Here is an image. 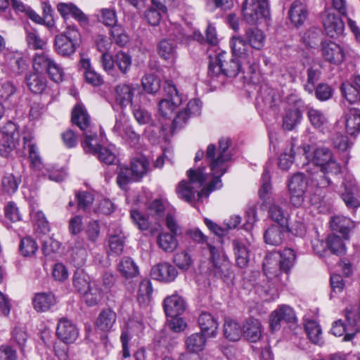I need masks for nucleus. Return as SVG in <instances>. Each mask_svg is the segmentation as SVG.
I'll use <instances>...</instances> for the list:
<instances>
[{
    "mask_svg": "<svg viewBox=\"0 0 360 360\" xmlns=\"http://www.w3.org/2000/svg\"><path fill=\"white\" fill-rule=\"evenodd\" d=\"M231 143L230 138L221 137L218 142V149L212 143L208 145L205 160L212 172L210 183L206 188H202L209 178L208 174L205 172V167L197 169H190L187 172L188 181L182 180L176 188L179 198L191 203L195 200L196 197L198 199L203 195L207 197L211 191L221 187L220 178L227 171V162L231 159V153L229 150Z\"/></svg>",
    "mask_w": 360,
    "mask_h": 360,
    "instance_id": "1",
    "label": "nucleus"
},
{
    "mask_svg": "<svg viewBox=\"0 0 360 360\" xmlns=\"http://www.w3.org/2000/svg\"><path fill=\"white\" fill-rule=\"evenodd\" d=\"M297 151L308 161L305 167L328 169V172L331 174H338L341 171L340 165L334 159L332 152L327 148H314L309 145L304 144L297 148Z\"/></svg>",
    "mask_w": 360,
    "mask_h": 360,
    "instance_id": "2",
    "label": "nucleus"
},
{
    "mask_svg": "<svg viewBox=\"0 0 360 360\" xmlns=\"http://www.w3.org/2000/svg\"><path fill=\"white\" fill-rule=\"evenodd\" d=\"M210 59L208 75L212 78L221 75L235 77L247 65L243 60L239 61L225 51H220L214 58L210 56Z\"/></svg>",
    "mask_w": 360,
    "mask_h": 360,
    "instance_id": "3",
    "label": "nucleus"
},
{
    "mask_svg": "<svg viewBox=\"0 0 360 360\" xmlns=\"http://www.w3.org/2000/svg\"><path fill=\"white\" fill-rule=\"evenodd\" d=\"M81 41V34L75 25L67 24L65 31L55 37L56 52L63 56L72 55Z\"/></svg>",
    "mask_w": 360,
    "mask_h": 360,
    "instance_id": "4",
    "label": "nucleus"
},
{
    "mask_svg": "<svg viewBox=\"0 0 360 360\" xmlns=\"http://www.w3.org/2000/svg\"><path fill=\"white\" fill-rule=\"evenodd\" d=\"M229 44L233 56L240 58L247 65L250 73L255 72L259 58L255 57L254 52L245 39L241 36L234 35L231 38Z\"/></svg>",
    "mask_w": 360,
    "mask_h": 360,
    "instance_id": "5",
    "label": "nucleus"
},
{
    "mask_svg": "<svg viewBox=\"0 0 360 360\" xmlns=\"http://www.w3.org/2000/svg\"><path fill=\"white\" fill-rule=\"evenodd\" d=\"M165 91V98L158 103V112L162 117L169 119L175 109L182 103V97L171 81L166 82Z\"/></svg>",
    "mask_w": 360,
    "mask_h": 360,
    "instance_id": "6",
    "label": "nucleus"
},
{
    "mask_svg": "<svg viewBox=\"0 0 360 360\" xmlns=\"http://www.w3.org/2000/svg\"><path fill=\"white\" fill-rule=\"evenodd\" d=\"M354 313L347 308L345 311V317L347 321L345 323L342 320L339 319L333 322L331 328V333L335 336L344 335V341L352 340L356 333L359 331L358 328V320L354 318Z\"/></svg>",
    "mask_w": 360,
    "mask_h": 360,
    "instance_id": "7",
    "label": "nucleus"
},
{
    "mask_svg": "<svg viewBox=\"0 0 360 360\" xmlns=\"http://www.w3.org/2000/svg\"><path fill=\"white\" fill-rule=\"evenodd\" d=\"M0 155L7 158L15 149L20 139L17 126L13 122H6L1 129Z\"/></svg>",
    "mask_w": 360,
    "mask_h": 360,
    "instance_id": "8",
    "label": "nucleus"
},
{
    "mask_svg": "<svg viewBox=\"0 0 360 360\" xmlns=\"http://www.w3.org/2000/svg\"><path fill=\"white\" fill-rule=\"evenodd\" d=\"M242 12L248 23L255 25L268 14V0H245Z\"/></svg>",
    "mask_w": 360,
    "mask_h": 360,
    "instance_id": "9",
    "label": "nucleus"
},
{
    "mask_svg": "<svg viewBox=\"0 0 360 360\" xmlns=\"http://www.w3.org/2000/svg\"><path fill=\"white\" fill-rule=\"evenodd\" d=\"M101 63L103 69L109 74L112 73L117 67L120 72L126 75L131 66V57L124 51L117 52L114 56L110 54L101 56Z\"/></svg>",
    "mask_w": 360,
    "mask_h": 360,
    "instance_id": "10",
    "label": "nucleus"
},
{
    "mask_svg": "<svg viewBox=\"0 0 360 360\" xmlns=\"http://www.w3.org/2000/svg\"><path fill=\"white\" fill-rule=\"evenodd\" d=\"M139 96H141L139 84H120L115 88V102L122 108L128 105L131 107L136 103Z\"/></svg>",
    "mask_w": 360,
    "mask_h": 360,
    "instance_id": "11",
    "label": "nucleus"
},
{
    "mask_svg": "<svg viewBox=\"0 0 360 360\" xmlns=\"http://www.w3.org/2000/svg\"><path fill=\"white\" fill-rule=\"evenodd\" d=\"M323 24L328 36L331 38L339 37L343 33L345 23L342 18L330 9L326 10L323 15Z\"/></svg>",
    "mask_w": 360,
    "mask_h": 360,
    "instance_id": "12",
    "label": "nucleus"
},
{
    "mask_svg": "<svg viewBox=\"0 0 360 360\" xmlns=\"http://www.w3.org/2000/svg\"><path fill=\"white\" fill-rule=\"evenodd\" d=\"M296 321L294 310L288 305H281L271 312L269 326L272 331L280 328L281 322L293 323Z\"/></svg>",
    "mask_w": 360,
    "mask_h": 360,
    "instance_id": "13",
    "label": "nucleus"
},
{
    "mask_svg": "<svg viewBox=\"0 0 360 360\" xmlns=\"http://www.w3.org/2000/svg\"><path fill=\"white\" fill-rule=\"evenodd\" d=\"M57 11L66 22L70 17L76 20L81 26L86 27L89 25V18L82 10L72 3H59L57 5Z\"/></svg>",
    "mask_w": 360,
    "mask_h": 360,
    "instance_id": "14",
    "label": "nucleus"
},
{
    "mask_svg": "<svg viewBox=\"0 0 360 360\" xmlns=\"http://www.w3.org/2000/svg\"><path fill=\"white\" fill-rule=\"evenodd\" d=\"M58 338L65 343L74 342L79 335L76 326L66 318H61L56 328Z\"/></svg>",
    "mask_w": 360,
    "mask_h": 360,
    "instance_id": "15",
    "label": "nucleus"
},
{
    "mask_svg": "<svg viewBox=\"0 0 360 360\" xmlns=\"http://www.w3.org/2000/svg\"><path fill=\"white\" fill-rule=\"evenodd\" d=\"M86 245V242L80 237H77L72 243H69L72 260L78 268L82 266L86 261L88 252Z\"/></svg>",
    "mask_w": 360,
    "mask_h": 360,
    "instance_id": "16",
    "label": "nucleus"
},
{
    "mask_svg": "<svg viewBox=\"0 0 360 360\" xmlns=\"http://www.w3.org/2000/svg\"><path fill=\"white\" fill-rule=\"evenodd\" d=\"M321 51L324 58L331 63L339 64L345 58L342 47L331 41L322 42Z\"/></svg>",
    "mask_w": 360,
    "mask_h": 360,
    "instance_id": "17",
    "label": "nucleus"
},
{
    "mask_svg": "<svg viewBox=\"0 0 360 360\" xmlns=\"http://www.w3.org/2000/svg\"><path fill=\"white\" fill-rule=\"evenodd\" d=\"M151 274L154 278L169 283L174 281L178 275V271L171 264L164 262L153 266Z\"/></svg>",
    "mask_w": 360,
    "mask_h": 360,
    "instance_id": "18",
    "label": "nucleus"
},
{
    "mask_svg": "<svg viewBox=\"0 0 360 360\" xmlns=\"http://www.w3.org/2000/svg\"><path fill=\"white\" fill-rule=\"evenodd\" d=\"M341 92L349 103L360 101V76H355L351 82L342 83Z\"/></svg>",
    "mask_w": 360,
    "mask_h": 360,
    "instance_id": "19",
    "label": "nucleus"
},
{
    "mask_svg": "<svg viewBox=\"0 0 360 360\" xmlns=\"http://www.w3.org/2000/svg\"><path fill=\"white\" fill-rule=\"evenodd\" d=\"M302 120V111L296 107L286 108L282 117V128L286 131L294 130Z\"/></svg>",
    "mask_w": 360,
    "mask_h": 360,
    "instance_id": "20",
    "label": "nucleus"
},
{
    "mask_svg": "<svg viewBox=\"0 0 360 360\" xmlns=\"http://www.w3.org/2000/svg\"><path fill=\"white\" fill-rule=\"evenodd\" d=\"M305 167L309 178L314 186L319 188H326L330 184V180L328 174L331 173L328 172V169H322L321 167Z\"/></svg>",
    "mask_w": 360,
    "mask_h": 360,
    "instance_id": "21",
    "label": "nucleus"
},
{
    "mask_svg": "<svg viewBox=\"0 0 360 360\" xmlns=\"http://www.w3.org/2000/svg\"><path fill=\"white\" fill-rule=\"evenodd\" d=\"M207 244L210 250V260L214 268V274L219 277L226 276L229 266L228 262L221 257L219 250L214 246L208 243Z\"/></svg>",
    "mask_w": 360,
    "mask_h": 360,
    "instance_id": "22",
    "label": "nucleus"
},
{
    "mask_svg": "<svg viewBox=\"0 0 360 360\" xmlns=\"http://www.w3.org/2000/svg\"><path fill=\"white\" fill-rule=\"evenodd\" d=\"M291 22L297 27L302 26L308 16L307 6L300 1H295L288 12Z\"/></svg>",
    "mask_w": 360,
    "mask_h": 360,
    "instance_id": "23",
    "label": "nucleus"
},
{
    "mask_svg": "<svg viewBox=\"0 0 360 360\" xmlns=\"http://www.w3.org/2000/svg\"><path fill=\"white\" fill-rule=\"evenodd\" d=\"M56 303V300L52 292H39L32 299L34 309L37 312L49 311Z\"/></svg>",
    "mask_w": 360,
    "mask_h": 360,
    "instance_id": "24",
    "label": "nucleus"
},
{
    "mask_svg": "<svg viewBox=\"0 0 360 360\" xmlns=\"http://www.w3.org/2000/svg\"><path fill=\"white\" fill-rule=\"evenodd\" d=\"M164 310L167 316L179 315L185 310V302L182 297L177 295L169 296L164 300Z\"/></svg>",
    "mask_w": 360,
    "mask_h": 360,
    "instance_id": "25",
    "label": "nucleus"
},
{
    "mask_svg": "<svg viewBox=\"0 0 360 360\" xmlns=\"http://www.w3.org/2000/svg\"><path fill=\"white\" fill-rule=\"evenodd\" d=\"M72 122L78 126L83 132L94 129L91 125L90 116L86 110L79 105H76L72 110Z\"/></svg>",
    "mask_w": 360,
    "mask_h": 360,
    "instance_id": "26",
    "label": "nucleus"
},
{
    "mask_svg": "<svg viewBox=\"0 0 360 360\" xmlns=\"http://www.w3.org/2000/svg\"><path fill=\"white\" fill-rule=\"evenodd\" d=\"M198 324L201 333L207 337H214L217 335L218 322L210 313L202 312L198 318Z\"/></svg>",
    "mask_w": 360,
    "mask_h": 360,
    "instance_id": "27",
    "label": "nucleus"
},
{
    "mask_svg": "<svg viewBox=\"0 0 360 360\" xmlns=\"http://www.w3.org/2000/svg\"><path fill=\"white\" fill-rule=\"evenodd\" d=\"M243 329L244 336L250 342H256L262 337V325L258 319L252 318L248 319Z\"/></svg>",
    "mask_w": 360,
    "mask_h": 360,
    "instance_id": "28",
    "label": "nucleus"
},
{
    "mask_svg": "<svg viewBox=\"0 0 360 360\" xmlns=\"http://www.w3.org/2000/svg\"><path fill=\"white\" fill-rule=\"evenodd\" d=\"M244 37L250 48L255 50H262L265 44L266 37L264 32L257 27L248 28Z\"/></svg>",
    "mask_w": 360,
    "mask_h": 360,
    "instance_id": "29",
    "label": "nucleus"
},
{
    "mask_svg": "<svg viewBox=\"0 0 360 360\" xmlns=\"http://www.w3.org/2000/svg\"><path fill=\"white\" fill-rule=\"evenodd\" d=\"M330 227L333 231L342 233V238H348L349 231L354 227V223L349 218L344 216H335L330 221Z\"/></svg>",
    "mask_w": 360,
    "mask_h": 360,
    "instance_id": "30",
    "label": "nucleus"
},
{
    "mask_svg": "<svg viewBox=\"0 0 360 360\" xmlns=\"http://www.w3.org/2000/svg\"><path fill=\"white\" fill-rule=\"evenodd\" d=\"M345 127L350 135H356L360 132V110L349 108L345 112Z\"/></svg>",
    "mask_w": 360,
    "mask_h": 360,
    "instance_id": "31",
    "label": "nucleus"
},
{
    "mask_svg": "<svg viewBox=\"0 0 360 360\" xmlns=\"http://www.w3.org/2000/svg\"><path fill=\"white\" fill-rule=\"evenodd\" d=\"M25 82L29 89L34 94L42 93L46 89L47 83L46 77L39 72L27 75Z\"/></svg>",
    "mask_w": 360,
    "mask_h": 360,
    "instance_id": "32",
    "label": "nucleus"
},
{
    "mask_svg": "<svg viewBox=\"0 0 360 360\" xmlns=\"http://www.w3.org/2000/svg\"><path fill=\"white\" fill-rule=\"evenodd\" d=\"M117 184L123 190L127 189L129 184L139 181L134 176V172H133L131 167L119 165L117 168Z\"/></svg>",
    "mask_w": 360,
    "mask_h": 360,
    "instance_id": "33",
    "label": "nucleus"
},
{
    "mask_svg": "<svg viewBox=\"0 0 360 360\" xmlns=\"http://www.w3.org/2000/svg\"><path fill=\"white\" fill-rule=\"evenodd\" d=\"M232 245L238 266L240 268L247 266L250 259V255L245 244L240 240L236 239L233 240Z\"/></svg>",
    "mask_w": 360,
    "mask_h": 360,
    "instance_id": "34",
    "label": "nucleus"
},
{
    "mask_svg": "<svg viewBox=\"0 0 360 360\" xmlns=\"http://www.w3.org/2000/svg\"><path fill=\"white\" fill-rule=\"evenodd\" d=\"M158 247L166 252H174L179 245L176 236L168 232H161L157 236Z\"/></svg>",
    "mask_w": 360,
    "mask_h": 360,
    "instance_id": "35",
    "label": "nucleus"
},
{
    "mask_svg": "<svg viewBox=\"0 0 360 360\" xmlns=\"http://www.w3.org/2000/svg\"><path fill=\"white\" fill-rule=\"evenodd\" d=\"M280 258V270L285 274V279L287 280L288 274L295 264L296 255L292 249L285 248L281 252Z\"/></svg>",
    "mask_w": 360,
    "mask_h": 360,
    "instance_id": "36",
    "label": "nucleus"
},
{
    "mask_svg": "<svg viewBox=\"0 0 360 360\" xmlns=\"http://www.w3.org/2000/svg\"><path fill=\"white\" fill-rule=\"evenodd\" d=\"M116 314L110 309H103L98 315L96 325L103 331H108L113 326L116 321Z\"/></svg>",
    "mask_w": 360,
    "mask_h": 360,
    "instance_id": "37",
    "label": "nucleus"
},
{
    "mask_svg": "<svg viewBox=\"0 0 360 360\" xmlns=\"http://www.w3.org/2000/svg\"><path fill=\"white\" fill-rule=\"evenodd\" d=\"M284 233L281 226L272 225L264 233V239L266 244L274 246L280 245L283 240Z\"/></svg>",
    "mask_w": 360,
    "mask_h": 360,
    "instance_id": "38",
    "label": "nucleus"
},
{
    "mask_svg": "<svg viewBox=\"0 0 360 360\" xmlns=\"http://www.w3.org/2000/svg\"><path fill=\"white\" fill-rule=\"evenodd\" d=\"M223 332L224 338L232 342L239 340L242 335L240 326L231 319H225Z\"/></svg>",
    "mask_w": 360,
    "mask_h": 360,
    "instance_id": "39",
    "label": "nucleus"
},
{
    "mask_svg": "<svg viewBox=\"0 0 360 360\" xmlns=\"http://www.w3.org/2000/svg\"><path fill=\"white\" fill-rule=\"evenodd\" d=\"M206 336L202 333H195L191 335L186 340L187 349L195 354L202 351L206 344Z\"/></svg>",
    "mask_w": 360,
    "mask_h": 360,
    "instance_id": "40",
    "label": "nucleus"
},
{
    "mask_svg": "<svg viewBox=\"0 0 360 360\" xmlns=\"http://www.w3.org/2000/svg\"><path fill=\"white\" fill-rule=\"evenodd\" d=\"M117 269L121 275L126 278H131L137 276L138 266L133 259L128 257H123L117 265Z\"/></svg>",
    "mask_w": 360,
    "mask_h": 360,
    "instance_id": "41",
    "label": "nucleus"
},
{
    "mask_svg": "<svg viewBox=\"0 0 360 360\" xmlns=\"http://www.w3.org/2000/svg\"><path fill=\"white\" fill-rule=\"evenodd\" d=\"M158 53L162 58L173 63L176 58V44L169 40L163 39L158 44Z\"/></svg>",
    "mask_w": 360,
    "mask_h": 360,
    "instance_id": "42",
    "label": "nucleus"
},
{
    "mask_svg": "<svg viewBox=\"0 0 360 360\" xmlns=\"http://www.w3.org/2000/svg\"><path fill=\"white\" fill-rule=\"evenodd\" d=\"M258 100H261L264 105L273 108L280 101V96L274 89L265 85L261 87Z\"/></svg>",
    "mask_w": 360,
    "mask_h": 360,
    "instance_id": "43",
    "label": "nucleus"
},
{
    "mask_svg": "<svg viewBox=\"0 0 360 360\" xmlns=\"http://www.w3.org/2000/svg\"><path fill=\"white\" fill-rule=\"evenodd\" d=\"M345 191L342 194V199L349 209H355L360 206L359 200L354 196L357 188L354 184L344 182Z\"/></svg>",
    "mask_w": 360,
    "mask_h": 360,
    "instance_id": "44",
    "label": "nucleus"
},
{
    "mask_svg": "<svg viewBox=\"0 0 360 360\" xmlns=\"http://www.w3.org/2000/svg\"><path fill=\"white\" fill-rule=\"evenodd\" d=\"M131 168L133 172H134L136 179L139 181L149 172L150 164L146 157L141 156L131 160Z\"/></svg>",
    "mask_w": 360,
    "mask_h": 360,
    "instance_id": "45",
    "label": "nucleus"
},
{
    "mask_svg": "<svg viewBox=\"0 0 360 360\" xmlns=\"http://www.w3.org/2000/svg\"><path fill=\"white\" fill-rule=\"evenodd\" d=\"M305 331L312 343L320 346L323 344L322 330L317 322L308 321L305 324Z\"/></svg>",
    "mask_w": 360,
    "mask_h": 360,
    "instance_id": "46",
    "label": "nucleus"
},
{
    "mask_svg": "<svg viewBox=\"0 0 360 360\" xmlns=\"http://www.w3.org/2000/svg\"><path fill=\"white\" fill-rule=\"evenodd\" d=\"M84 139L82 142V146L86 153L96 155L98 146L97 144V132L94 129H88L84 132Z\"/></svg>",
    "mask_w": 360,
    "mask_h": 360,
    "instance_id": "47",
    "label": "nucleus"
},
{
    "mask_svg": "<svg viewBox=\"0 0 360 360\" xmlns=\"http://www.w3.org/2000/svg\"><path fill=\"white\" fill-rule=\"evenodd\" d=\"M26 41L29 48L34 50H43L46 41L33 28H26Z\"/></svg>",
    "mask_w": 360,
    "mask_h": 360,
    "instance_id": "48",
    "label": "nucleus"
},
{
    "mask_svg": "<svg viewBox=\"0 0 360 360\" xmlns=\"http://www.w3.org/2000/svg\"><path fill=\"white\" fill-rule=\"evenodd\" d=\"M23 146L25 149L28 150L29 157L32 164L35 167H39L41 163V158L38 152V148L36 145L32 142V136L29 134L24 136Z\"/></svg>",
    "mask_w": 360,
    "mask_h": 360,
    "instance_id": "49",
    "label": "nucleus"
},
{
    "mask_svg": "<svg viewBox=\"0 0 360 360\" xmlns=\"http://www.w3.org/2000/svg\"><path fill=\"white\" fill-rule=\"evenodd\" d=\"M72 280L74 287L81 294L91 285L90 284L89 276L82 269H77Z\"/></svg>",
    "mask_w": 360,
    "mask_h": 360,
    "instance_id": "50",
    "label": "nucleus"
},
{
    "mask_svg": "<svg viewBox=\"0 0 360 360\" xmlns=\"http://www.w3.org/2000/svg\"><path fill=\"white\" fill-rule=\"evenodd\" d=\"M53 60V59L44 52L36 53L33 58L32 66L37 72H46Z\"/></svg>",
    "mask_w": 360,
    "mask_h": 360,
    "instance_id": "51",
    "label": "nucleus"
},
{
    "mask_svg": "<svg viewBox=\"0 0 360 360\" xmlns=\"http://www.w3.org/2000/svg\"><path fill=\"white\" fill-rule=\"evenodd\" d=\"M37 242L30 236L21 239L19 246V251L21 255L25 257L34 256L38 250Z\"/></svg>",
    "mask_w": 360,
    "mask_h": 360,
    "instance_id": "52",
    "label": "nucleus"
},
{
    "mask_svg": "<svg viewBox=\"0 0 360 360\" xmlns=\"http://www.w3.org/2000/svg\"><path fill=\"white\" fill-rule=\"evenodd\" d=\"M307 117L311 124L316 129H323L328 122V119L320 110L310 108L307 111Z\"/></svg>",
    "mask_w": 360,
    "mask_h": 360,
    "instance_id": "53",
    "label": "nucleus"
},
{
    "mask_svg": "<svg viewBox=\"0 0 360 360\" xmlns=\"http://www.w3.org/2000/svg\"><path fill=\"white\" fill-rule=\"evenodd\" d=\"M97 20L111 28L117 25V13L114 8H101L97 15Z\"/></svg>",
    "mask_w": 360,
    "mask_h": 360,
    "instance_id": "54",
    "label": "nucleus"
},
{
    "mask_svg": "<svg viewBox=\"0 0 360 360\" xmlns=\"http://www.w3.org/2000/svg\"><path fill=\"white\" fill-rule=\"evenodd\" d=\"M153 292L152 285L150 280H143L140 284L137 295V300L140 304H147L150 300Z\"/></svg>",
    "mask_w": 360,
    "mask_h": 360,
    "instance_id": "55",
    "label": "nucleus"
},
{
    "mask_svg": "<svg viewBox=\"0 0 360 360\" xmlns=\"http://www.w3.org/2000/svg\"><path fill=\"white\" fill-rule=\"evenodd\" d=\"M82 294L85 302L90 307L96 305L101 298V290L96 284H91Z\"/></svg>",
    "mask_w": 360,
    "mask_h": 360,
    "instance_id": "56",
    "label": "nucleus"
},
{
    "mask_svg": "<svg viewBox=\"0 0 360 360\" xmlns=\"http://www.w3.org/2000/svg\"><path fill=\"white\" fill-rule=\"evenodd\" d=\"M20 181L12 174H7L1 179V189L5 193L12 195L18 190Z\"/></svg>",
    "mask_w": 360,
    "mask_h": 360,
    "instance_id": "57",
    "label": "nucleus"
},
{
    "mask_svg": "<svg viewBox=\"0 0 360 360\" xmlns=\"http://www.w3.org/2000/svg\"><path fill=\"white\" fill-rule=\"evenodd\" d=\"M143 90L150 94H154L160 88V81L154 75H146L141 79Z\"/></svg>",
    "mask_w": 360,
    "mask_h": 360,
    "instance_id": "58",
    "label": "nucleus"
},
{
    "mask_svg": "<svg viewBox=\"0 0 360 360\" xmlns=\"http://www.w3.org/2000/svg\"><path fill=\"white\" fill-rule=\"evenodd\" d=\"M308 182L305 175L303 173H297L294 174L289 181V191H307Z\"/></svg>",
    "mask_w": 360,
    "mask_h": 360,
    "instance_id": "59",
    "label": "nucleus"
},
{
    "mask_svg": "<svg viewBox=\"0 0 360 360\" xmlns=\"http://www.w3.org/2000/svg\"><path fill=\"white\" fill-rule=\"evenodd\" d=\"M327 247L333 254L337 255H341L345 252V245L342 238L335 234L328 236Z\"/></svg>",
    "mask_w": 360,
    "mask_h": 360,
    "instance_id": "60",
    "label": "nucleus"
},
{
    "mask_svg": "<svg viewBox=\"0 0 360 360\" xmlns=\"http://www.w3.org/2000/svg\"><path fill=\"white\" fill-rule=\"evenodd\" d=\"M296 153L300 154L297 150H295V146L292 143L288 150L286 149L285 152L281 154L278 160L279 167L283 170L288 169L293 163Z\"/></svg>",
    "mask_w": 360,
    "mask_h": 360,
    "instance_id": "61",
    "label": "nucleus"
},
{
    "mask_svg": "<svg viewBox=\"0 0 360 360\" xmlns=\"http://www.w3.org/2000/svg\"><path fill=\"white\" fill-rule=\"evenodd\" d=\"M110 35L114 42L120 47L124 46L129 41V37L124 29L120 25L110 29Z\"/></svg>",
    "mask_w": 360,
    "mask_h": 360,
    "instance_id": "62",
    "label": "nucleus"
},
{
    "mask_svg": "<svg viewBox=\"0 0 360 360\" xmlns=\"http://www.w3.org/2000/svg\"><path fill=\"white\" fill-rule=\"evenodd\" d=\"M307 79L304 84V89L309 94H312L314 90L315 84L319 81L321 71L319 68L311 67L307 70Z\"/></svg>",
    "mask_w": 360,
    "mask_h": 360,
    "instance_id": "63",
    "label": "nucleus"
},
{
    "mask_svg": "<svg viewBox=\"0 0 360 360\" xmlns=\"http://www.w3.org/2000/svg\"><path fill=\"white\" fill-rule=\"evenodd\" d=\"M76 198L78 209L84 211L87 210L91 207L94 200V195L87 191L76 192Z\"/></svg>",
    "mask_w": 360,
    "mask_h": 360,
    "instance_id": "64",
    "label": "nucleus"
}]
</instances>
